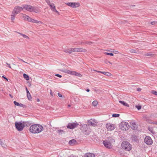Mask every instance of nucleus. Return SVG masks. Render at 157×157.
I'll use <instances>...</instances> for the list:
<instances>
[{
    "mask_svg": "<svg viewBox=\"0 0 157 157\" xmlns=\"http://www.w3.org/2000/svg\"><path fill=\"white\" fill-rule=\"evenodd\" d=\"M86 91L87 92H89L90 91V90L87 89L86 90Z\"/></svg>",
    "mask_w": 157,
    "mask_h": 157,
    "instance_id": "54",
    "label": "nucleus"
},
{
    "mask_svg": "<svg viewBox=\"0 0 157 157\" xmlns=\"http://www.w3.org/2000/svg\"><path fill=\"white\" fill-rule=\"evenodd\" d=\"M24 78L27 80H29V76L25 74H24L23 75Z\"/></svg>",
    "mask_w": 157,
    "mask_h": 157,
    "instance_id": "27",
    "label": "nucleus"
},
{
    "mask_svg": "<svg viewBox=\"0 0 157 157\" xmlns=\"http://www.w3.org/2000/svg\"><path fill=\"white\" fill-rule=\"evenodd\" d=\"M120 127L122 130H126L129 128V125L127 122H122L120 125Z\"/></svg>",
    "mask_w": 157,
    "mask_h": 157,
    "instance_id": "7",
    "label": "nucleus"
},
{
    "mask_svg": "<svg viewBox=\"0 0 157 157\" xmlns=\"http://www.w3.org/2000/svg\"><path fill=\"white\" fill-rule=\"evenodd\" d=\"M68 6H70L72 8H76L80 6V4L79 3L76 2H68L66 3Z\"/></svg>",
    "mask_w": 157,
    "mask_h": 157,
    "instance_id": "12",
    "label": "nucleus"
},
{
    "mask_svg": "<svg viewBox=\"0 0 157 157\" xmlns=\"http://www.w3.org/2000/svg\"><path fill=\"white\" fill-rule=\"evenodd\" d=\"M19 59L21 61H22V62H25V63H27V62H25V61H24L23 60H22V59H21L19 58Z\"/></svg>",
    "mask_w": 157,
    "mask_h": 157,
    "instance_id": "49",
    "label": "nucleus"
},
{
    "mask_svg": "<svg viewBox=\"0 0 157 157\" xmlns=\"http://www.w3.org/2000/svg\"><path fill=\"white\" fill-rule=\"evenodd\" d=\"M15 124L16 128L20 131H22L25 127L24 122L21 121L16 122Z\"/></svg>",
    "mask_w": 157,
    "mask_h": 157,
    "instance_id": "6",
    "label": "nucleus"
},
{
    "mask_svg": "<svg viewBox=\"0 0 157 157\" xmlns=\"http://www.w3.org/2000/svg\"><path fill=\"white\" fill-rule=\"evenodd\" d=\"M49 6L50 7L52 11L53 10H54L55 8H56L54 4L53 3H52Z\"/></svg>",
    "mask_w": 157,
    "mask_h": 157,
    "instance_id": "28",
    "label": "nucleus"
},
{
    "mask_svg": "<svg viewBox=\"0 0 157 157\" xmlns=\"http://www.w3.org/2000/svg\"><path fill=\"white\" fill-rule=\"evenodd\" d=\"M131 127L132 128L133 130H135L137 128L136 124L134 122H131Z\"/></svg>",
    "mask_w": 157,
    "mask_h": 157,
    "instance_id": "20",
    "label": "nucleus"
},
{
    "mask_svg": "<svg viewBox=\"0 0 157 157\" xmlns=\"http://www.w3.org/2000/svg\"><path fill=\"white\" fill-rule=\"evenodd\" d=\"M75 142H76V140L74 139H73L70 140L69 141V144L71 145H73Z\"/></svg>",
    "mask_w": 157,
    "mask_h": 157,
    "instance_id": "24",
    "label": "nucleus"
},
{
    "mask_svg": "<svg viewBox=\"0 0 157 157\" xmlns=\"http://www.w3.org/2000/svg\"><path fill=\"white\" fill-rule=\"evenodd\" d=\"M119 102L120 103L122 104L123 105H124L125 106H127V107L129 106V105L127 103L125 102H124L123 101H119Z\"/></svg>",
    "mask_w": 157,
    "mask_h": 157,
    "instance_id": "23",
    "label": "nucleus"
},
{
    "mask_svg": "<svg viewBox=\"0 0 157 157\" xmlns=\"http://www.w3.org/2000/svg\"><path fill=\"white\" fill-rule=\"evenodd\" d=\"M16 14H15V13H14L13 12L12 13V14L11 15V20L12 21H13L14 20L15 17L16 16Z\"/></svg>",
    "mask_w": 157,
    "mask_h": 157,
    "instance_id": "25",
    "label": "nucleus"
},
{
    "mask_svg": "<svg viewBox=\"0 0 157 157\" xmlns=\"http://www.w3.org/2000/svg\"><path fill=\"white\" fill-rule=\"evenodd\" d=\"M24 9V8H23V5L21 7L20 6H16L14 8L12 12L16 15L19 13Z\"/></svg>",
    "mask_w": 157,
    "mask_h": 157,
    "instance_id": "8",
    "label": "nucleus"
},
{
    "mask_svg": "<svg viewBox=\"0 0 157 157\" xmlns=\"http://www.w3.org/2000/svg\"><path fill=\"white\" fill-rule=\"evenodd\" d=\"M6 65H7V66L9 67L10 68H11V67L10 66V64L8 63H6Z\"/></svg>",
    "mask_w": 157,
    "mask_h": 157,
    "instance_id": "45",
    "label": "nucleus"
},
{
    "mask_svg": "<svg viewBox=\"0 0 157 157\" xmlns=\"http://www.w3.org/2000/svg\"><path fill=\"white\" fill-rule=\"evenodd\" d=\"M55 76H57L59 78H61L62 77V76L61 75H59V74H56L55 75Z\"/></svg>",
    "mask_w": 157,
    "mask_h": 157,
    "instance_id": "43",
    "label": "nucleus"
},
{
    "mask_svg": "<svg viewBox=\"0 0 157 157\" xmlns=\"http://www.w3.org/2000/svg\"><path fill=\"white\" fill-rule=\"evenodd\" d=\"M40 101V99H38V98L37 99V101L39 102Z\"/></svg>",
    "mask_w": 157,
    "mask_h": 157,
    "instance_id": "55",
    "label": "nucleus"
},
{
    "mask_svg": "<svg viewBox=\"0 0 157 157\" xmlns=\"http://www.w3.org/2000/svg\"><path fill=\"white\" fill-rule=\"evenodd\" d=\"M120 115L119 114H113L112 117H118Z\"/></svg>",
    "mask_w": 157,
    "mask_h": 157,
    "instance_id": "33",
    "label": "nucleus"
},
{
    "mask_svg": "<svg viewBox=\"0 0 157 157\" xmlns=\"http://www.w3.org/2000/svg\"><path fill=\"white\" fill-rule=\"evenodd\" d=\"M2 77L6 79L7 81H8V79L6 78L3 75L2 76Z\"/></svg>",
    "mask_w": 157,
    "mask_h": 157,
    "instance_id": "48",
    "label": "nucleus"
},
{
    "mask_svg": "<svg viewBox=\"0 0 157 157\" xmlns=\"http://www.w3.org/2000/svg\"><path fill=\"white\" fill-rule=\"evenodd\" d=\"M88 124L92 126H95L98 124V122L95 119H90L87 121Z\"/></svg>",
    "mask_w": 157,
    "mask_h": 157,
    "instance_id": "11",
    "label": "nucleus"
},
{
    "mask_svg": "<svg viewBox=\"0 0 157 157\" xmlns=\"http://www.w3.org/2000/svg\"><path fill=\"white\" fill-rule=\"evenodd\" d=\"M82 131L85 134L88 135L91 132V129L89 126L86 124H84L81 127Z\"/></svg>",
    "mask_w": 157,
    "mask_h": 157,
    "instance_id": "3",
    "label": "nucleus"
},
{
    "mask_svg": "<svg viewBox=\"0 0 157 157\" xmlns=\"http://www.w3.org/2000/svg\"><path fill=\"white\" fill-rule=\"evenodd\" d=\"M98 104V101H94L92 102V105L94 106H96Z\"/></svg>",
    "mask_w": 157,
    "mask_h": 157,
    "instance_id": "30",
    "label": "nucleus"
},
{
    "mask_svg": "<svg viewBox=\"0 0 157 157\" xmlns=\"http://www.w3.org/2000/svg\"><path fill=\"white\" fill-rule=\"evenodd\" d=\"M63 132V130H57V132L58 133H61L62 132Z\"/></svg>",
    "mask_w": 157,
    "mask_h": 157,
    "instance_id": "42",
    "label": "nucleus"
},
{
    "mask_svg": "<svg viewBox=\"0 0 157 157\" xmlns=\"http://www.w3.org/2000/svg\"><path fill=\"white\" fill-rule=\"evenodd\" d=\"M155 23V22L153 21V22H151V24H152V25H154V24Z\"/></svg>",
    "mask_w": 157,
    "mask_h": 157,
    "instance_id": "51",
    "label": "nucleus"
},
{
    "mask_svg": "<svg viewBox=\"0 0 157 157\" xmlns=\"http://www.w3.org/2000/svg\"><path fill=\"white\" fill-rule=\"evenodd\" d=\"M157 118V114H152L151 115H145L144 118L149 123L157 124V121H154L150 120V118Z\"/></svg>",
    "mask_w": 157,
    "mask_h": 157,
    "instance_id": "2",
    "label": "nucleus"
},
{
    "mask_svg": "<svg viewBox=\"0 0 157 157\" xmlns=\"http://www.w3.org/2000/svg\"><path fill=\"white\" fill-rule=\"evenodd\" d=\"M68 107H70L71 106V105H68Z\"/></svg>",
    "mask_w": 157,
    "mask_h": 157,
    "instance_id": "59",
    "label": "nucleus"
},
{
    "mask_svg": "<svg viewBox=\"0 0 157 157\" xmlns=\"http://www.w3.org/2000/svg\"><path fill=\"white\" fill-rule=\"evenodd\" d=\"M95 155L91 153H87L85 154L84 155V157H95Z\"/></svg>",
    "mask_w": 157,
    "mask_h": 157,
    "instance_id": "16",
    "label": "nucleus"
},
{
    "mask_svg": "<svg viewBox=\"0 0 157 157\" xmlns=\"http://www.w3.org/2000/svg\"><path fill=\"white\" fill-rule=\"evenodd\" d=\"M109 62V63H110V64H112V63H111L109 61V62Z\"/></svg>",
    "mask_w": 157,
    "mask_h": 157,
    "instance_id": "58",
    "label": "nucleus"
},
{
    "mask_svg": "<svg viewBox=\"0 0 157 157\" xmlns=\"http://www.w3.org/2000/svg\"><path fill=\"white\" fill-rule=\"evenodd\" d=\"M152 93L156 95H157V92L155 90H152Z\"/></svg>",
    "mask_w": 157,
    "mask_h": 157,
    "instance_id": "37",
    "label": "nucleus"
},
{
    "mask_svg": "<svg viewBox=\"0 0 157 157\" xmlns=\"http://www.w3.org/2000/svg\"><path fill=\"white\" fill-rule=\"evenodd\" d=\"M122 148L126 151H130L132 148L131 145L128 142L124 141L121 144Z\"/></svg>",
    "mask_w": 157,
    "mask_h": 157,
    "instance_id": "5",
    "label": "nucleus"
},
{
    "mask_svg": "<svg viewBox=\"0 0 157 157\" xmlns=\"http://www.w3.org/2000/svg\"><path fill=\"white\" fill-rule=\"evenodd\" d=\"M144 142L147 144L150 145L152 144L153 141L150 136H147L144 139Z\"/></svg>",
    "mask_w": 157,
    "mask_h": 157,
    "instance_id": "9",
    "label": "nucleus"
},
{
    "mask_svg": "<svg viewBox=\"0 0 157 157\" xmlns=\"http://www.w3.org/2000/svg\"><path fill=\"white\" fill-rule=\"evenodd\" d=\"M103 144L105 146L106 148H110L112 147V144L110 141L105 140L103 141Z\"/></svg>",
    "mask_w": 157,
    "mask_h": 157,
    "instance_id": "14",
    "label": "nucleus"
},
{
    "mask_svg": "<svg viewBox=\"0 0 157 157\" xmlns=\"http://www.w3.org/2000/svg\"><path fill=\"white\" fill-rule=\"evenodd\" d=\"M98 72L100 73H101L105 75H106L108 76H111V74L110 73L107 72H103V71H98Z\"/></svg>",
    "mask_w": 157,
    "mask_h": 157,
    "instance_id": "19",
    "label": "nucleus"
},
{
    "mask_svg": "<svg viewBox=\"0 0 157 157\" xmlns=\"http://www.w3.org/2000/svg\"><path fill=\"white\" fill-rule=\"evenodd\" d=\"M92 43L91 42H86V43H83V44H92Z\"/></svg>",
    "mask_w": 157,
    "mask_h": 157,
    "instance_id": "39",
    "label": "nucleus"
},
{
    "mask_svg": "<svg viewBox=\"0 0 157 157\" xmlns=\"http://www.w3.org/2000/svg\"><path fill=\"white\" fill-rule=\"evenodd\" d=\"M13 103L15 104V105H16L17 106H18L19 105V103L15 101H13Z\"/></svg>",
    "mask_w": 157,
    "mask_h": 157,
    "instance_id": "36",
    "label": "nucleus"
},
{
    "mask_svg": "<svg viewBox=\"0 0 157 157\" xmlns=\"http://www.w3.org/2000/svg\"><path fill=\"white\" fill-rule=\"evenodd\" d=\"M18 106L21 107H23V105L22 104H19V105Z\"/></svg>",
    "mask_w": 157,
    "mask_h": 157,
    "instance_id": "50",
    "label": "nucleus"
},
{
    "mask_svg": "<svg viewBox=\"0 0 157 157\" xmlns=\"http://www.w3.org/2000/svg\"><path fill=\"white\" fill-rule=\"evenodd\" d=\"M78 125V124L77 123H70L68 124L67 127L68 128L73 129L76 127H77Z\"/></svg>",
    "mask_w": 157,
    "mask_h": 157,
    "instance_id": "13",
    "label": "nucleus"
},
{
    "mask_svg": "<svg viewBox=\"0 0 157 157\" xmlns=\"http://www.w3.org/2000/svg\"><path fill=\"white\" fill-rule=\"evenodd\" d=\"M50 94L52 96L53 95V94H52V90H50Z\"/></svg>",
    "mask_w": 157,
    "mask_h": 157,
    "instance_id": "53",
    "label": "nucleus"
},
{
    "mask_svg": "<svg viewBox=\"0 0 157 157\" xmlns=\"http://www.w3.org/2000/svg\"><path fill=\"white\" fill-rule=\"evenodd\" d=\"M73 48H67L66 49H64V52H65L71 53L73 52Z\"/></svg>",
    "mask_w": 157,
    "mask_h": 157,
    "instance_id": "18",
    "label": "nucleus"
},
{
    "mask_svg": "<svg viewBox=\"0 0 157 157\" xmlns=\"http://www.w3.org/2000/svg\"><path fill=\"white\" fill-rule=\"evenodd\" d=\"M147 56H152L154 55L152 54H147L146 55Z\"/></svg>",
    "mask_w": 157,
    "mask_h": 157,
    "instance_id": "41",
    "label": "nucleus"
},
{
    "mask_svg": "<svg viewBox=\"0 0 157 157\" xmlns=\"http://www.w3.org/2000/svg\"><path fill=\"white\" fill-rule=\"evenodd\" d=\"M16 32L17 33H19L24 38H25V39H29V37L28 36H26L25 34H23L21 33H18L17 32Z\"/></svg>",
    "mask_w": 157,
    "mask_h": 157,
    "instance_id": "26",
    "label": "nucleus"
},
{
    "mask_svg": "<svg viewBox=\"0 0 157 157\" xmlns=\"http://www.w3.org/2000/svg\"><path fill=\"white\" fill-rule=\"evenodd\" d=\"M33 23H35L42 24V22L41 21H39L37 20H35Z\"/></svg>",
    "mask_w": 157,
    "mask_h": 157,
    "instance_id": "31",
    "label": "nucleus"
},
{
    "mask_svg": "<svg viewBox=\"0 0 157 157\" xmlns=\"http://www.w3.org/2000/svg\"><path fill=\"white\" fill-rule=\"evenodd\" d=\"M21 16L22 17V18L25 20L28 21L29 17V16L26 15L25 14L21 13Z\"/></svg>",
    "mask_w": 157,
    "mask_h": 157,
    "instance_id": "17",
    "label": "nucleus"
},
{
    "mask_svg": "<svg viewBox=\"0 0 157 157\" xmlns=\"http://www.w3.org/2000/svg\"><path fill=\"white\" fill-rule=\"evenodd\" d=\"M23 8L26 10L31 12H34L37 13L39 11L37 7L30 5H23Z\"/></svg>",
    "mask_w": 157,
    "mask_h": 157,
    "instance_id": "4",
    "label": "nucleus"
},
{
    "mask_svg": "<svg viewBox=\"0 0 157 157\" xmlns=\"http://www.w3.org/2000/svg\"><path fill=\"white\" fill-rule=\"evenodd\" d=\"M52 11L57 13L58 14L59 13V12L56 9V8H55L54 10H53Z\"/></svg>",
    "mask_w": 157,
    "mask_h": 157,
    "instance_id": "40",
    "label": "nucleus"
},
{
    "mask_svg": "<svg viewBox=\"0 0 157 157\" xmlns=\"http://www.w3.org/2000/svg\"><path fill=\"white\" fill-rule=\"evenodd\" d=\"M130 52L131 53H135L136 52V51L134 49H131L130 51Z\"/></svg>",
    "mask_w": 157,
    "mask_h": 157,
    "instance_id": "38",
    "label": "nucleus"
},
{
    "mask_svg": "<svg viewBox=\"0 0 157 157\" xmlns=\"http://www.w3.org/2000/svg\"><path fill=\"white\" fill-rule=\"evenodd\" d=\"M114 52L116 54H118V52L117 51H115V52Z\"/></svg>",
    "mask_w": 157,
    "mask_h": 157,
    "instance_id": "52",
    "label": "nucleus"
},
{
    "mask_svg": "<svg viewBox=\"0 0 157 157\" xmlns=\"http://www.w3.org/2000/svg\"><path fill=\"white\" fill-rule=\"evenodd\" d=\"M140 89V88H138V89H137V90H138V91H139V90H139V89Z\"/></svg>",
    "mask_w": 157,
    "mask_h": 157,
    "instance_id": "57",
    "label": "nucleus"
},
{
    "mask_svg": "<svg viewBox=\"0 0 157 157\" xmlns=\"http://www.w3.org/2000/svg\"><path fill=\"white\" fill-rule=\"evenodd\" d=\"M73 52H86V49L80 48H73Z\"/></svg>",
    "mask_w": 157,
    "mask_h": 157,
    "instance_id": "15",
    "label": "nucleus"
},
{
    "mask_svg": "<svg viewBox=\"0 0 157 157\" xmlns=\"http://www.w3.org/2000/svg\"><path fill=\"white\" fill-rule=\"evenodd\" d=\"M63 72L71 75H73L74 71H70L67 70H64L63 71Z\"/></svg>",
    "mask_w": 157,
    "mask_h": 157,
    "instance_id": "21",
    "label": "nucleus"
},
{
    "mask_svg": "<svg viewBox=\"0 0 157 157\" xmlns=\"http://www.w3.org/2000/svg\"><path fill=\"white\" fill-rule=\"evenodd\" d=\"M105 127L107 130L110 131L113 130L115 128L114 125L110 123L107 124H106Z\"/></svg>",
    "mask_w": 157,
    "mask_h": 157,
    "instance_id": "10",
    "label": "nucleus"
},
{
    "mask_svg": "<svg viewBox=\"0 0 157 157\" xmlns=\"http://www.w3.org/2000/svg\"><path fill=\"white\" fill-rule=\"evenodd\" d=\"M26 92H27V94H29V93H30L29 91V90H28L26 87Z\"/></svg>",
    "mask_w": 157,
    "mask_h": 157,
    "instance_id": "47",
    "label": "nucleus"
},
{
    "mask_svg": "<svg viewBox=\"0 0 157 157\" xmlns=\"http://www.w3.org/2000/svg\"><path fill=\"white\" fill-rule=\"evenodd\" d=\"M136 107L138 110L140 109H141V106H136Z\"/></svg>",
    "mask_w": 157,
    "mask_h": 157,
    "instance_id": "44",
    "label": "nucleus"
},
{
    "mask_svg": "<svg viewBox=\"0 0 157 157\" xmlns=\"http://www.w3.org/2000/svg\"><path fill=\"white\" fill-rule=\"evenodd\" d=\"M9 95H10V96L12 98V95H11V94H9Z\"/></svg>",
    "mask_w": 157,
    "mask_h": 157,
    "instance_id": "56",
    "label": "nucleus"
},
{
    "mask_svg": "<svg viewBox=\"0 0 157 157\" xmlns=\"http://www.w3.org/2000/svg\"><path fill=\"white\" fill-rule=\"evenodd\" d=\"M43 130V127L39 124H34L29 128L30 132L34 134L38 133Z\"/></svg>",
    "mask_w": 157,
    "mask_h": 157,
    "instance_id": "1",
    "label": "nucleus"
},
{
    "mask_svg": "<svg viewBox=\"0 0 157 157\" xmlns=\"http://www.w3.org/2000/svg\"><path fill=\"white\" fill-rule=\"evenodd\" d=\"M34 20H35V19H33L31 18L30 17H29V18L28 19V21L29 22H32L33 23Z\"/></svg>",
    "mask_w": 157,
    "mask_h": 157,
    "instance_id": "32",
    "label": "nucleus"
},
{
    "mask_svg": "<svg viewBox=\"0 0 157 157\" xmlns=\"http://www.w3.org/2000/svg\"><path fill=\"white\" fill-rule=\"evenodd\" d=\"M73 74L72 75H75L79 77H81L82 76V75L80 74L76 71H74L73 72Z\"/></svg>",
    "mask_w": 157,
    "mask_h": 157,
    "instance_id": "22",
    "label": "nucleus"
},
{
    "mask_svg": "<svg viewBox=\"0 0 157 157\" xmlns=\"http://www.w3.org/2000/svg\"><path fill=\"white\" fill-rule=\"evenodd\" d=\"M58 96H59V97H62V94H60V93H58Z\"/></svg>",
    "mask_w": 157,
    "mask_h": 157,
    "instance_id": "46",
    "label": "nucleus"
},
{
    "mask_svg": "<svg viewBox=\"0 0 157 157\" xmlns=\"http://www.w3.org/2000/svg\"><path fill=\"white\" fill-rule=\"evenodd\" d=\"M27 96L29 100H31L32 99V97L30 94V93H29V94H27Z\"/></svg>",
    "mask_w": 157,
    "mask_h": 157,
    "instance_id": "29",
    "label": "nucleus"
},
{
    "mask_svg": "<svg viewBox=\"0 0 157 157\" xmlns=\"http://www.w3.org/2000/svg\"><path fill=\"white\" fill-rule=\"evenodd\" d=\"M105 54L108 55H110L111 56H113V54L112 53H108V52H105Z\"/></svg>",
    "mask_w": 157,
    "mask_h": 157,
    "instance_id": "35",
    "label": "nucleus"
},
{
    "mask_svg": "<svg viewBox=\"0 0 157 157\" xmlns=\"http://www.w3.org/2000/svg\"><path fill=\"white\" fill-rule=\"evenodd\" d=\"M45 1L49 6L52 4L51 3L50 1L49 0H45Z\"/></svg>",
    "mask_w": 157,
    "mask_h": 157,
    "instance_id": "34",
    "label": "nucleus"
}]
</instances>
